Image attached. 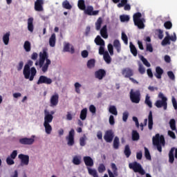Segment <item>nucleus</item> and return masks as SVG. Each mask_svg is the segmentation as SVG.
Segmentation results:
<instances>
[{
	"label": "nucleus",
	"instance_id": "nucleus-17",
	"mask_svg": "<svg viewBox=\"0 0 177 177\" xmlns=\"http://www.w3.org/2000/svg\"><path fill=\"white\" fill-rule=\"evenodd\" d=\"M95 77L97 80H103L106 77V71L104 69H99L95 72Z\"/></svg>",
	"mask_w": 177,
	"mask_h": 177
},
{
	"label": "nucleus",
	"instance_id": "nucleus-37",
	"mask_svg": "<svg viewBox=\"0 0 177 177\" xmlns=\"http://www.w3.org/2000/svg\"><path fill=\"white\" fill-rule=\"evenodd\" d=\"M104 60L107 63V64H110V63H111V57H110V55L107 51L104 54Z\"/></svg>",
	"mask_w": 177,
	"mask_h": 177
},
{
	"label": "nucleus",
	"instance_id": "nucleus-23",
	"mask_svg": "<svg viewBox=\"0 0 177 177\" xmlns=\"http://www.w3.org/2000/svg\"><path fill=\"white\" fill-rule=\"evenodd\" d=\"M100 35L104 39L109 38V35L107 34V25L104 26L100 30Z\"/></svg>",
	"mask_w": 177,
	"mask_h": 177
},
{
	"label": "nucleus",
	"instance_id": "nucleus-42",
	"mask_svg": "<svg viewBox=\"0 0 177 177\" xmlns=\"http://www.w3.org/2000/svg\"><path fill=\"white\" fill-rule=\"evenodd\" d=\"M86 136L85 134L80 138V145L82 147H84V146L86 145Z\"/></svg>",
	"mask_w": 177,
	"mask_h": 177
},
{
	"label": "nucleus",
	"instance_id": "nucleus-47",
	"mask_svg": "<svg viewBox=\"0 0 177 177\" xmlns=\"http://www.w3.org/2000/svg\"><path fill=\"white\" fill-rule=\"evenodd\" d=\"M88 68H93L95 67V59H90L87 62Z\"/></svg>",
	"mask_w": 177,
	"mask_h": 177
},
{
	"label": "nucleus",
	"instance_id": "nucleus-64",
	"mask_svg": "<svg viewBox=\"0 0 177 177\" xmlns=\"http://www.w3.org/2000/svg\"><path fill=\"white\" fill-rule=\"evenodd\" d=\"M171 102H172L173 106L174 107V109L177 110V102L175 97H172Z\"/></svg>",
	"mask_w": 177,
	"mask_h": 177
},
{
	"label": "nucleus",
	"instance_id": "nucleus-53",
	"mask_svg": "<svg viewBox=\"0 0 177 177\" xmlns=\"http://www.w3.org/2000/svg\"><path fill=\"white\" fill-rule=\"evenodd\" d=\"M88 174H90V175H93V177H99V176H97V172H96V170H93L91 168H88Z\"/></svg>",
	"mask_w": 177,
	"mask_h": 177
},
{
	"label": "nucleus",
	"instance_id": "nucleus-18",
	"mask_svg": "<svg viewBox=\"0 0 177 177\" xmlns=\"http://www.w3.org/2000/svg\"><path fill=\"white\" fill-rule=\"evenodd\" d=\"M155 106L158 109H161V107H163L164 110H167V101L158 100L156 102Z\"/></svg>",
	"mask_w": 177,
	"mask_h": 177
},
{
	"label": "nucleus",
	"instance_id": "nucleus-34",
	"mask_svg": "<svg viewBox=\"0 0 177 177\" xmlns=\"http://www.w3.org/2000/svg\"><path fill=\"white\" fill-rule=\"evenodd\" d=\"M124 153L127 158H129L132 152L131 151V148H129V145H127L125 146Z\"/></svg>",
	"mask_w": 177,
	"mask_h": 177
},
{
	"label": "nucleus",
	"instance_id": "nucleus-32",
	"mask_svg": "<svg viewBox=\"0 0 177 177\" xmlns=\"http://www.w3.org/2000/svg\"><path fill=\"white\" fill-rule=\"evenodd\" d=\"M130 51L133 56H138V50L136 49V47H135V45L132 44V42H130Z\"/></svg>",
	"mask_w": 177,
	"mask_h": 177
},
{
	"label": "nucleus",
	"instance_id": "nucleus-46",
	"mask_svg": "<svg viewBox=\"0 0 177 177\" xmlns=\"http://www.w3.org/2000/svg\"><path fill=\"white\" fill-rule=\"evenodd\" d=\"M145 156L147 160H149L151 161V155H150V151H149V149H147L146 147H145Z\"/></svg>",
	"mask_w": 177,
	"mask_h": 177
},
{
	"label": "nucleus",
	"instance_id": "nucleus-22",
	"mask_svg": "<svg viewBox=\"0 0 177 177\" xmlns=\"http://www.w3.org/2000/svg\"><path fill=\"white\" fill-rule=\"evenodd\" d=\"M153 112L150 111L148 115V128L149 131L153 129Z\"/></svg>",
	"mask_w": 177,
	"mask_h": 177
},
{
	"label": "nucleus",
	"instance_id": "nucleus-44",
	"mask_svg": "<svg viewBox=\"0 0 177 177\" xmlns=\"http://www.w3.org/2000/svg\"><path fill=\"white\" fill-rule=\"evenodd\" d=\"M24 48L26 52H30L31 50V43L28 41H26L24 44Z\"/></svg>",
	"mask_w": 177,
	"mask_h": 177
},
{
	"label": "nucleus",
	"instance_id": "nucleus-57",
	"mask_svg": "<svg viewBox=\"0 0 177 177\" xmlns=\"http://www.w3.org/2000/svg\"><path fill=\"white\" fill-rule=\"evenodd\" d=\"M128 3V0H121L120 3L118 4V8H122Z\"/></svg>",
	"mask_w": 177,
	"mask_h": 177
},
{
	"label": "nucleus",
	"instance_id": "nucleus-5",
	"mask_svg": "<svg viewBox=\"0 0 177 177\" xmlns=\"http://www.w3.org/2000/svg\"><path fill=\"white\" fill-rule=\"evenodd\" d=\"M133 20L135 26H138V28L142 30L145 28V19L142 18V13L136 12L133 15Z\"/></svg>",
	"mask_w": 177,
	"mask_h": 177
},
{
	"label": "nucleus",
	"instance_id": "nucleus-11",
	"mask_svg": "<svg viewBox=\"0 0 177 177\" xmlns=\"http://www.w3.org/2000/svg\"><path fill=\"white\" fill-rule=\"evenodd\" d=\"M84 10L85 15L88 16H97L99 15V10H93V6H88Z\"/></svg>",
	"mask_w": 177,
	"mask_h": 177
},
{
	"label": "nucleus",
	"instance_id": "nucleus-56",
	"mask_svg": "<svg viewBox=\"0 0 177 177\" xmlns=\"http://www.w3.org/2000/svg\"><path fill=\"white\" fill-rule=\"evenodd\" d=\"M108 50L111 56H113V55H114V48L113 47V44H108Z\"/></svg>",
	"mask_w": 177,
	"mask_h": 177
},
{
	"label": "nucleus",
	"instance_id": "nucleus-30",
	"mask_svg": "<svg viewBox=\"0 0 177 177\" xmlns=\"http://www.w3.org/2000/svg\"><path fill=\"white\" fill-rule=\"evenodd\" d=\"M95 43L96 45H100V46H104V40H103L99 35L95 39Z\"/></svg>",
	"mask_w": 177,
	"mask_h": 177
},
{
	"label": "nucleus",
	"instance_id": "nucleus-20",
	"mask_svg": "<svg viewBox=\"0 0 177 177\" xmlns=\"http://www.w3.org/2000/svg\"><path fill=\"white\" fill-rule=\"evenodd\" d=\"M162 74H164V70L161 68L160 66H157L156 68V73H154V75L158 80H161L162 77Z\"/></svg>",
	"mask_w": 177,
	"mask_h": 177
},
{
	"label": "nucleus",
	"instance_id": "nucleus-43",
	"mask_svg": "<svg viewBox=\"0 0 177 177\" xmlns=\"http://www.w3.org/2000/svg\"><path fill=\"white\" fill-rule=\"evenodd\" d=\"M145 103V104H147V106L149 107V109H151V107H153V103L150 100V96H149V95H146Z\"/></svg>",
	"mask_w": 177,
	"mask_h": 177
},
{
	"label": "nucleus",
	"instance_id": "nucleus-61",
	"mask_svg": "<svg viewBox=\"0 0 177 177\" xmlns=\"http://www.w3.org/2000/svg\"><path fill=\"white\" fill-rule=\"evenodd\" d=\"M167 75H168L169 78H170L172 81L175 80V75L174 74V72L168 71Z\"/></svg>",
	"mask_w": 177,
	"mask_h": 177
},
{
	"label": "nucleus",
	"instance_id": "nucleus-39",
	"mask_svg": "<svg viewBox=\"0 0 177 177\" xmlns=\"http://www.w3.org/2000/svg\"><path fill=\"white\" fill-rule=\"evenodd\" d=\"M62 7L64 8V9H68V10H70V9L73 8V6L70 4V2H68V1L65 0L62 3Z\"/></svg>",
	"mask_w": 177,
	"mask_h": 177
},
{
	"label": "nucleus",
	"instance_id": "nucleus-60",
	"mask_svg": "<svg viewBox=\"0 0 177 177\" xmlns=\"http://www.w3.org/2000/svg\"><path fill=\"white\" fill-rule=\"evenodd\" d=\"M6 162H7L8 165H13V164H15V160H13V159H12V158L8 157L6 158Z\"/></svg>",
	"mask_w": 177,
	"mask_h": 177
},
{
	"label": "nucleus",
	"instance_id": "nucleus-7",
	"mask_svg": "<svg viewBox=\"0 0 177 177\" xmlns=\"http://www.w3.org/2000/svg\"><path fill=\"white\" fill-rule=\"evenodd\" d=\"M130 99L132 103H139L140 102V93L139 91L133 92L131 90L130 92Z\"/></svg>",
	"mask_w": 177,
	"mask_h": 177
},
{
	"label": "nucleus",
	"instance_id": "nucleus-55",
	"mask_svg": "<svg viewBox=\"0 0 177 177\" xmlns=\"http://www.w3.org/2000/svg\"><path fill=\"white\" fill-rule=\"evenodd\" d=\"M104 171H106V166H104V164H100L98 167V172H100V174H103Z\"/></svg>",
	"mask_w": 177,
	"mask_h": 177
},
{
	"label": "nucleus",
	"instance_id": "nucleus-52",
	"mask_svg": "<svg viewBox=\"0 0 177 177\" xmlns=\"http://www.w3.org/2000/svg\"><path fill=\"white\" fill-rule=\"evenodd\" d=\"M138 71L140 74H145V73H146V68H145V66H143L142 64H140L138 66Z\"/></svg>",
	"mask_w": 177,
	"mask_h": 177
},
{
	"label": "nucleus",
	"instance_id": "nucleus-10",
	"mask_svg": "<svg viewBox=\"0 0 177 177\" xmlns=\"http://www.w3.org/2000/svg\"><path fill=\"white\" fill-rule=\"evenodd\" d=\"M104 139L106 143H111L113 139H114V132H113V130L106 131L104 136Z\"/></svg>",
	"mask_w": 177,
	"mask_h": 177
},
{
	"label": "nucleus",
	"instance_id": "nucleus-59",
	"mask_svg": "<svg viewBox=\"0 0 177 177\" xmlns=\"http://www.w3.org/2000/svg\"><path fill=\"white\" fill-rule=\"evenodd\" d=\"M129 116V113L127 111L124 112L123 113V115H122V120L124 122H127V121L128 120V117Z\"/></svg>",
	"mask_w": 177,
	"mask_h": 177
},
{
	"label": "nucleus",
	"instance_id": "nucleus-3",
	"mask_svg": "<svg viewBox=\"0 0 177 177\" xmlns=\"http://www.w3.org/2000/svg\"><path fill=\"white\" fill-rule=\"evenodd\" d=\"M153 146H156L158 151L161 153L162 151V146H165V138L164 136H160V133L156 134L152 138Z\"/></svg>",
	"mask_w": 177,
	"mask_h": 177
},
{
	"label": "nucleus",
	"instance_id": "nucleus-19",
	"mask_svg": "<svg viewBox=\"0 0 177 177\" xmlns=\"http://www.w3.org/2000/svg\"><path fill=\"white\" fill-rule=\"evenodd\" d=\"M83 160L86 167H93V159L91 156H84Z\"/></svg>",
	"mask_w": 177,
	"mask_h": 177
},
{
	"label": "nucleus",
	"instance_id": "nucleus-45",
	"mask_svg": "<svg viewBox=\"0 0 177 177\" xmlns=\"http://www.w3.org/2000/svg\"><path fill=\"white\" fill-rule=\"evenodd\" d=\"M169 125L172 131H176V121H175V119L170 120Z\"/></svg>",
	"mask_w": 177,
	"mask_h": 177
},
{
	"label": "nucleus",
	"instance_id": "nucleus-21",
	"mask_svg": "<svg viewBox=\"0 0 177 177\" xmlns=\"http://www.w3.org/2000/svg\"><path fill=\"white\" fill-rule=\"evenodd\" d=\"M28 30L30 32H34V18L28 19Z\"/></svg>",
	"mask_w": 177,
	"mask_h": 177
},
{
	"label": "nucleus",
	"instance_id": "nucleus-38",
	"mask_svg": "<svg viewBox=\"0 0 177 177\" xmlns=\"http://www.w3.org/2000/svg\"><path fill=\"white\" fill-rule=\"evenodd\" d=\"M102 23H103V20L102 19V17H99L95 23V28L97 31H99L102 28Z\"/></svg>",
	"mask_w": 177,
	"mask_h": 177
},
{
	"label": "nucleus",
	"instance_id": "nucleus-26",
	"mask_svg": "<svg viewBox=\"0 0 177 177\" xmlns=\"http://www.w3.org/2000/svg\"><path fill=\"white\" fill-rule=\"evenodd\" d=\"M64 52H71V53H74L75 50L74 49V46H71L70 50V43H66L64 46Z\"/></svg>",
	"mask_w": 177,
	"mask_h": 177
},
{
	"label": "nucleus",
	"instance_id": "nucleus-28",
	"mask_svg": "<svg viewBox=\"0 0 177 177\" xmlns=\"http://www.w3.org/2000/svg\"><path fill=\"white\" fill-rule=\"evenodd\" d=\"M10 37V32H8L3 36V42L4 45H9V39Z\"/></svg>",
	"mask_w": 177,
	"mask_h": 177
},
{
	"label": "nucleus",
	"instance_id": "nucleus-9",
	"mask_svg": "<svg viewBox=\"0 0 177 177\" xmlns=\"http://www.w3.org/2000/svg\"><path fill=\"white\" fill-rule=\"evenodd\" d=\"M75 133V131H74V129H71V130L69 131L68 136L66 137L68 146H74V144L75 143L74 141Z\"/></svg>",
	"mask_w": 177,
	"mask_h": 177
},
{
	"label": "nucleus",
	"instance_id": "nucleus-36",
	"mask_svg": "<svg viewBox=\"0 0 177 177\" xmlns=\"http://www.w3.org/2000/svg\"><path fill=\"white\" fill-rule=\"evenodd\" d=\"M109 113H111V114H113V115H118V111H117V108L114 105H111V106H109Z\"/></svg>",
	"mask_w": 177,
	"mask_h": 177
},
{
	"label": "nucleus",
	"instance_id": "nucleus-12",
	"mask_svg": "<svg viewBox=\"0 0 177 177\" xmlns=\"http://www.w3.org/2000/svg\"><path fill=\"white\" fill-rule=\"evenodd\" d=\"M18 158L21 160V165H28L30 162V156L28 155L21 153L18 156Z\"/></svg>",
	"mask_w": 177,
	"mask_h": 177
},
{
	"label": "nucleus",
	"instance_id": "nucleus-15",
	"mask_svg": "<svg viewBox=\"0 0 177 177\" xmlns=\"http://www.w3.org/2000/svg\"><path fill=\"white\" fill-rule=\"evenodd\" d=\"M57 104H59V94L55 93L50 97V107H55Z\"/></svg>",
	"mask_w": 177,
	"mask_h": 177
},
{
	"label": "nucleus",
	"instance_id": "nucleus-50",
	"mask_svg": "<svg viewBox=\"0 0 177 177\" xmlns=\"http://www.w3.org/2000/svg\"><path fill=\"white\" fill-rule=\"evenodd\" d=\"M164 27L167 30H171V28H172V22H171L169 21L165 22Z\"/></svg>",
	"mask_w": 177,
	"mask_h": 177
},
{
	"label": "nucleus",
	"instance_id": "nucleus-29",
	"mask_svg": "<svg viewBox=\"0 0 177 177\" xmlns=\"http://www.w3.org/2000/svg\"><path fill=\"white\" fill-rule=\"evenodd\" d=\"M88 114V109L86 108L83 109L80 112V118L82 121H84V120H86V115Z\"/></svg>",
	"mask_w": 177,
	"mask_h": 177
},
{
	"label": "nucleus",
	"instance_id": "nucleus-40",
	"mask_svg": "<svg viewBox=\"0 0 177 177\" xmlns=\"http://www.w3.org/2000/svg\"><path fill=\"white\" fill-rule=\"evenodd\" d=\"M120 147V138L118 137H115L113 140V149L115 150L118 149Z\"/></svg>",
	"mask_w": 177,
	"mask_h": 177
},
{
	"label": "nucleus",
	"instance_id": "nucleus-6",
	"mask_svg": "<svg viewBox=\"0 0 177 177\" xmlns=\"http://www.w3.org/2000/svg\"><path fill=\"white\" fill-rule=\"evenodd\" d=\"M129 167L130 169H133L134 172H138L140 175H145V174H146V171H145V169H143L140 163H138V162L129 163Z\"/></svg>",
	"mask_w": 177,
	"mask_h": 177
},
{
	"label": "nucleus",
	"instance_id": "nucleus-48",
	"mask_svg": "<svg viewBox=\"0 0 177 177\" xmlns=\"http://www.w3.org/2000/svg\"><path fill=\"white\" fill-rule=\"evenodd\" d=\"M141 61L142 62L143 64H145V66H146V67H150L151 65L150 64V62L149 61H147V59L146 58H145V57L141 56Z\"/></svg>",
	"mask_w": 177,
	"mask_h": 177
},
{
	"label": "nucleus",
	"instance_id": "nucleus-4",
	"mask_svg": "<svg viewBox=\"0 0 177 177\" xmlns=\"http://www.w3.org/2000/svg\"><path fill=\"white\" fill-rule=\"evenodd\" d=\"M135 74V72L133 71V69L127 67L123 69H122V75L124 78H129V80L133 82V84H139V82H138L136 80H135L133 77V75Z\"/></svg>",
	"mask_w": 177,
	"mask_h": 177
},
{
	"label": "nucleus",
	"instance_id": "nucleus-1",
	"mask_svg": "<svg viewBox=\"0 0 177 177\" xmlns=\"http://www.w3.org/2000/svg\"><path fill=\"white\" fill-rule=\"evenodd\" d=\"M39 60L35 62V65L36 67L39 66V68H41L43 73H46L50 66L52 62L49 59V55L46 50H43L42 52H40L39 54Z\"/></svg>",
	"mask_w": 177,
	"mask_h": 177
},
{
	"label": "nucleus",
	"instance_id": "nucleus-24",
	"mask_svg": "<svg viewBox=\"0 0 177 177\" xmlns=\"http://www.w3.org/2000/svg\"><path fill=\"white\" fill-rule=\"evenodd\" d=\"M49 45L51 48H55L56 45V34L53 33L49 39Z\"/></svg>",
	"mask_w": 177,
	"mask_h": 177
},
{
	"label": "nucleus",
	"instance_id": "nucleus-51",
	"mask_svg": "<svg viewBox=\"0 0 177 177\" xmlns=\"http://www.w3.org/2000/svg\"><path fill=\"white\" fill-rule=\"evenodd\" d=\"M81 86H82L81 84L78 82L75 83V89L76 93H81V90L80 89Z\"/></svg>",
	"mask_w": 177,
	"mask_h": 177
},
{
	"label": "nucleus",
	"instance_id": "nucleus-27",
	"mask_svg": "<svg viewBox=\"0 0 177 177\" xmlns=\"http://www.w3.org/2000/svg\"><path fill=\"white\" fill-rule=\"evenodd\" d=\"M113 46L115 49H116L118 53H120V52H121V43H120V40L115 39L113 41Z\"/></svg>",
	"mask_w": 177,
	"mask_h": 177
},
{
	"label": "nucleus",
	"instance_id": "nucleus-33",
	"mask_svg": "<svg viewBox=\"0 0 177 177\" xmlns=\"http://www.w3.org/2000/svg\"><path fill=\"white\" fill-rule=\"evenodd\" d=\"M44 127L45 128L46 133L50 135L52 133V126L49 123H44Z\"/></svg>",
	"mask_w": 177,
	"mask_h": 177
},
{
	"label": "nucleus",
	"instance_id": "nucleus-16",
	"mask_svg": "<svg viewBox=\"0 0 177 177\" xmlns=\"http://www.w3.org/2000/svg\"><path fill=\"white\" fill-rule=\"evenodd\" d=\"M35 142L34 138H23L19 139V143L21 145H30Z\"/></svg>",
	"mask_w": 177,
	"mask_h": 177
},
{
	"label": "nucleus",
	"instance_id": "nucleus-13",
	"mask_svg": "<svg viewBox=\"0 0 177 177\" xmlns=\"http://www.w3.org/2000/svg\"><path fill=\"white\" fill-rule=\"evenodd\" d=\"M44 3V0H36V1L35 2V10L36 12H43Z\"/></svg>",
	"mask_w": 177,
	"mask_h": 177
},
{
	"label": "nucleus",
	"instance_id": "nucleus-35",
	"mask_svg": "<svg viewBox=\"0 0 177 177\" xmlns=\"http://www.w3.org/2000/svg\"><path fill=\"white\" fill-rule=\"evenodd\" d=\"M131 136H132V140L133 141L139 140L140 138V136H139V133H138V131L136 130L132 131Z\"/></svg>",
	"mask_w": 177,
	"mask_h": 177
},
{
	"label": "nucleus",
	"instance_id": "nucleus-58",
	"mask_svg": "<svg viewBox=\"0 0 177 177\" xmlns=\"http://www.w3.org/2000/svg\"><path fill=\"white\" fill-rule=\"evenodd\" d=\"M24 66V62H23V61H20L18 65L17 66V71H21V70H23Z\"/></svg>",
	"mask_w": 177,
	"mask_h": 177
},
{
	"label": "nucleus",
	"instance_id": "nucleus-14",
	"mask_svg": "<svg viewBox=\"0 0 177 177\" xmlns=\"http://www.w3.org/2000/svg\"><path fill=\"white\" fill-rule=\"evenodd\" d=\"M53 121V115L46 109L44 110V124H50Z\"/></svg>",
	"mask_w": 177,
	"mask_h": 177
},
{
	"label": "nucleus",
	"instance_id": "nucleus-62",
	"mask_svg": "<svg viewBox=\"0 0 177 177\" xmlns=\"http://www.w3.org/2000/svg\"><path fill=\"white\" fill-rule=\"evenodd\" d=\"M146 49H147V52L152 53L153 52V46L151 45V44L147 43Z\"/></svg>",
	"mask_w": 177,
	"mask_h": 177
},
{
	"label": "nucleus",
	"instance_id": "nucleus-49",
	"mask_svg": "<svg viewBox=\"0 0 177 177\" xmlns=\"http://www.w3.org/2000/svg\"><path fill=\"white\" fill-rule=\"evenodd\" d=\"M120 19L122 23H125V21H128L129 20V16L128 15H120Z\"/></svg>",
	"mask_w": 177,
	"mask_h": 177
},
{
	"label": "nucleus",
	"instance_id": "nucleus-25",
	"mask_svg": "<svg viewBox=\"0 0 177 177\" xmlns=\"http://www.w3.org/2000/svg\"><path fill=\"white\" fill-rule=\"evenodd\" d=\"M166 37L163 39V40L161 42V45L162 46H165V45H171V40H169V33L168 32H166Z\"/></svg>",
	"mask_w": 177,
	"mask_h": 177
},
{
	"label": "nucleus",
	"instance_id": "nucleus-31",
	"mask_svg": "<svg viewBox=\"0 0 177 177\" xmlns=\"http://www.w3.org/2000/svg\"><path fill=\"white\" fill-rule=\"evenodd\" d=\"M77 6L80 10H85L86 6H85V0H78Z\"/></svg>",
	"mask_w": 177,
	"mask_h": 177
},
{
	"label": "nucleus",
	"instance_id": "nucleus-2",
	"mask_svg": "<svg viewBox=\"0 0 177 177\" xmlns=\"http://www.w3.org/2000/svg\"><path fill=\"white\" fill-rule=\"evenodd\" d=\"M34 62L31 60H28V63L24 66L23 74L26 80H29V81H34V77L37 75V69L35 67H32Z\"/></svg>",
	"mask_w": 177,
	"mask_h": 177
},
{
	"label": "nucleus",
	"instance_id": "nucleus-63",
	"mask_svg": "<svg viewBox=\"0 0 177 177\" xmlns=\"http://www.w3.org/2000/svg\"><path fill=\"white\" fill-rule=\"evenodd\" d=\"M109 124L110 125H114L115 124V120H114V116L113 115L109 116Z\"/></svg>",
	"mask_w": 177,
	"mask_h": 177
},
{
	"label": "nucleus",
	"instance_id": "nucleus-54",
	"mask_svg": "<svg viewBox=\"0 0 177 177\" xmlns=\"http://www.w3.org/2000/svg\"><path fill=\"white\" fill-rule=\"evenodd\" d=\"M122 39L125 45H128V36L124 32H122Z\"/></svg>",
	"mask_w": 177,
	"mask_h": 177
},
{
	"label": "nucleus",
	"instance_id": "nucleus-8",
	"mask_svg": "<svg viewBox=\"0 0 177 177\" xmlns=\"http://www.w3.org/2000/svg\"><path fill=\"white\" fill-rule=\"evenodd\" d=\"M52 82H53L52 79H50L45 75H41L39 77L37 84L41 85V84H46V85H50V84H52Z\"/></svg>",
	"mask_w": 177,
	"mask_h": 177
},
{
	"label": "nucleus",
	"instance_id": "nucleus-41",
	"mask_svg": "<svg viewBox=\"0 0 177 177\" xmlns=\"http://www.w3.org/2000/svg\"><path fill=\"white\" fill-rule=\"evenodd\" d=\"M73 163L75 165H80L81 164V156H75L73 158Z\"/></svg>",
	"mask_w": 177,
	"mask_h": 177
}]
</instances>
